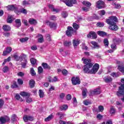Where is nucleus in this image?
<instances>
[{"label":"nucleus","mask_w":124,"mask_h":124,"mask_svg":"<svg viewBox=\"0 0 124 124\" xmlns=\"http://www.w3.org/2000/svg\"><path fill=\"white\" fill-rule=\"evenodd\" d=\"M92 67H90V65H85L83 68V71L85 73H90L91 74H95L98 69H99V65L98 63H95L91 70L90 69Z\"/></svg>","instance_id":"1"},{"label":"nucleus","mask_w":124,"mask_h":124,"mask_svg":"<svg viewBox=\"0 0 124 124\" xmlns=\"http://www.w3.org/2000/svg\"><path fill=\"white\" fill-rule=\"evenodd\" d=\"M115 22H118V19L116 16H110L109 18L106 20V22L107 24L110 25L116 24L115 23Z\"/></svg>","instance_id":"2"},{"label":"nucleus","mask_w":124,"mask_h":124,"mask_svg":"<svg viewBox=\"0 0 124 124\" xmlns=\"http://www.w3.org/2000/svg\"><path fill=\"white\" fill-rule=\"evenodd\" d=\"M63 2L65 3L67 6H69L71 7V6H73V4H75L76 3V0H63Z\"/></svg>","instance_id":"3"},{"label":"nucleus","mask_w":124,"mask_h":124,"mask_svg":"<svg viewBox=\"0 0 124 124\" xmlns=\"http://www.w3.org/2000/svg\"><path fill=\"white\" fill-rule=\"evenodd\" d=\"M7 10L8 11H13V10H15V12L16 13V14H18V7L16 6V5H10L7 6Z\"/></svg>","instance_id":"4"},{"label":"nucleus","mask_w":124,"mask_h":124,"mask_svg":"<svg viewBox=\"0 0 124 124\" xmlns=\"http://www.w3.org/2000/svg\"><path fill=\"white\" fill-rule=\"evenodd\" d=\"M96 7L99 9H101L105 7V3L102 0H98L96 3Z\"/></svg>","instance_id":"5"},{"label":"nucleus","mask_w":124,"mask_h":124,"mask_svg":"<svg viewBox=\"0 0 124 124\" xmlns=\"http://www.w3.org/2000/svg\"><path fill=\"white\" fill-rule=\"evenodd\" d=\"M72 83L73 85H80L81 81H80V78L77 77H74L71 79Z\"/></svg>","instance_id":"6"},{"label":"nucleus","mask_w":124,"mask_h":124,"mask_svg":"<svg viewBox=\"0 0 124 124\" xmlns=\"http://www.w3.org/2000/svg\"><path fill=\"white\" fill-rule=\"evenodd\" d=\"M10 119L8 116H5L0 117V124H5L6 122H9Z\"/></svg>","instance_id":"7"},{"label":"nucleus","mask_w":124,"mask_h":124,"mask_svg":"<svg viewBox=\"0 0 124 124\" xmlns=\"http://www.w3.org/2000/svg\"><path fill=\"white\" fill-rule=\"evenodd\" d=\"M74 32V30H73V28L71 27L68 26L67 28V30L66 31V34L67 35V36H72Z\"/></svg>","instance_id":"8"},{"label":"nucleus","mask_w":124,"mask_h":124,"mask_svg":"<svg viewBox=\"0 0 124 124\" xmlns=\"http://www.w3.org/2000/svg\"><path fill=\"white\" fill-rule=\"evenodd\" d=\"M82 61H83V62L85 65H89L90 67H93V64L92 63V61H91L90 59H85L82 58Z\"/></svg>","instance_id":"9"},{"label":"nucleus","mask_w":124,"mask_h":124,"mask_svg":"<svg viewBox=\"0 0 124 124\" xmlns=\"http://www.w3.org/2000/svg\"><path fill=\"white\" fill-rule=\"evenodd\" d=\"M88 38H93V39H96L97 38V35L96 33L94 31H91L88 35H87Z\"/></svg>","instance_id":"10"},{"label":"nucleus","mask_w":124,"mask_h":124,"mask_svg":"<svg viewBox=\"0 0 124 124\" xmlns=\"http://www.w3.org/2000/svg\"><path fill=\"white\" fill-rule=\"evenodd\" d=\"M90 43L93 45L91 46L92 49H99L100 48L99 45L95 41H92Z\"/></svg>","instance_id":"11"},{"label":"nucleus","mask_w":124,"mask_h":124,"mask_svg":"<svg viewBox=\"0 0 124 124\" xmlns=\"http://www.w3.org/2000/svg\"><path fill=\"white\" fill-rule=\"evenodd\" d=\"M45 23L46 25H48L51 29H55L57 27V24L53 22H51L48 20H46Z\"/></svg>","instance_id":"12"},{"label":"nucleus","mask_w":124,"mask_h":124,"mask_svg":"<svg viewBox=\"0 0 124 124\" xmlns=\"http://www.w3.org/2000/svg\"><path fill=\"white\" fill-rule=\"evenodd\" d=\"M80 43H81V41H80V40H77L76 39L73 40V45L75 49H76V48L78 47V45H79Z\"/></svg>","instance_id":"13"},{"label":"nucleus","mask_w":124,"mask_h":124,"mask_svg":"<svg viewBox=\"0 0 124 124\" xmlns=\"http://www.w3.org/2000/svg\"><path fill=\"white\" fill-rule=\"evenodd\" d=\"M23 120L25 123H27L28 121H30L31 122L33 121V117L27 115H24L23 117Z\"/></svg>","instance_id":"14"},{"label":"nucleus","mask_w":124,"mask_h":124,"mask_svg":"<svg viewBox=\"0 0 124 124\" xmlns=\"http://www.w3.org/2000/svg\"><path fill=\"white\" fill-rule=\"evenodd\" d=\"M12 51V48L10 47H8L6 48V50H4L3 52V56H6V55H8L10 52Z\"/></svg>","instance_id":"15"},{"label":"nucleus","mask_w":124,"mask_h":124,"mask_svg":"<svg viewBox=\"0 0 124 124\" xmlns=\"http://www.w3.org/2000/svg\"><path fill=\"white\" fill-rule=\"evenodd\" d=\"M48 7L50 9H51L52 11L54 13H58V12H60V10L54 8V5L52 4L49 5Z\"/></svg>","instance_id":"16"},{"label":"nucleus","mask_w":124,"mask_h":124,"mask_svg":"<svg viewBox=\"0 0 124 124\" xmlns=\"http://www.w3.org/2000/svg\"><path fill=\"white\" fill-rule=\"evenodd\" d=\"M97 34L98 35H99V36H101L102 37H103L104 36H105V35H107V33H106V32L102 31H98L97 32Z\"/></svg>","instance_id":"17"},{"label":"nucleus","mask_w":124,"mask_h":124,"mask_svg":"<svg viewBox=\"0 0 124 124\" xmlns=\"http://www.w3.org/2000/svg\"><path fill=\"white\" fill-rule=\"evenodd\" d=\"M109 28L110 30H112V31H116L118 30V26L116 25V23L114 24L110 25Z\"/></svg>","instance_id":"18"},{"label":"nucleus","mask_w":124,"mask_h":124,"mask_svg":"<svg viewBox=\"0 0 124 124\" xmlns=\"http://www.w3.org/2000/svg\"><path fill=\"white\" fill-rule=\"evenodd\" d=\"M15 23H16V28H19L20 27V26H21V20H20V19H16L15 21Z\"/></svg>","instance_id":"19"},{"label":"nucleus","mask_w":124,"mask_h":124,"mask_svg":"<svg viewBox=\"0 0 124 124\" xmlns=\"http://www.w3.org/2000/svg\"><path fill=\"white\" fill-rule=\"evenodd\" d=\"M20 95H21V96H26V97H28V96H31V94L28 92H21L20 93Z\"/></svg>","instance_id":"20"},{"label":"nucleus","mask_w":124,"mask_h":124,"mask_svg":"<svg viewBox=\"0 0 124 124\" xmlns=\"http://www.w3.org/2000/svg\"><path fill=\"white\" fill-rule=\"evenodd\" d=\"M12 22H13V16L10 15L8 16L7 19V23H8L9 24H11Z\"/></svg>","instance_id":"21"},{"label":"nucleus","mask_w":124,"mask_h":124,"mask_svg":"<svg viewBox=\"0 0 124 124\" xmlns=\"http://www.w3.org/2000/svg\"><path fill=\"white\" fill-rule=\"evenodd\" d=\"M3 30L5 31H8L11 30V27L10 26L7 25H4L3 26Z\"/></svg>","instance_id":"22"},{"label":"nucleus","mask_w":124,"mask_h":124,"mask_svg":"<svg viewBox=\"0 0 124 124\" xmlns=\"http://www.w3.org/2000/svg\"><path fill=\"white\" fill-rule=\"evenodd\" d=\"M13 57L14 58L15 60L16 61V62H18V61H20V60L22 59V56H19L17 55V54H14Z\"/></svg>","instance_id":"23"},{"label":"nucleus","mask_w":124,"mask_h":124,"mask_svg":"<svg viewBox=\"0 0 124 124\" xmlns=\"http://www.w3.org/2000/svg\"><path fill=\"white\" fill-rule=\"evenodd\" d=\"M68 108V106L66 105H63L60 107L61 111H65Z\"/></svg>","instance_id":"24"},{"label":"nucleus","mask_w":124,"mask_h":124,"mask_svg":"<svg viewBox=\"0 0 124 124\" xmlns=\"http://www.w3.org/2000/svg\"><path fill=\"white\" fill-rule=\"evenodd\" d=\"M29 23L31 24V25H36L37 23L36 20L33 18H30L29 20Z\"/></svg>","instance_id":"25"},{"label":"nucleus","mask_w":124,"mask_h":124,"mask_svg":"<svg viewBox=\"0 0 124 124\" xmlns=\"http://www.w3.org/2000/svg\"><path fill=\"white\" fill-rule=\"evenodd\" d=\"M104 80L106 83H109L112 81V78L110 77H106L104 78Z\"/></svg>","instance_id":"26"},{"label":"nucleus","mask_w":124,"mask_h":124,"mask_svg":"<svg viewBox=\"0 0 124 124\" xmlns=\"http://www.w3.org/2000/svg\"><path fill=\"white\" fill-rule=\"evenodd\" d=\"M18 14H20V13H23V14H27L28 13V11L25 9L22 8L19 10V11H17Z\"/></svg>","instance_id":"27"},{"label":"nucleus","mask_w":124,"mask_h":124,"mask_svg":"<svg viewBox=\"0 0 124 124\" xmlns=\"http://www.w3.org/2000/svg\"><path fill=\"white\" fill-rule=\"evenodd\" d=\"M42 66L44 68V69H50V67L47 64V63H42Z\"/></svg>","instance_id":"28"},{"label":"nucleus","mask_w":124,"mask_h":124,"mask_svg":"<svg viewBox=\"0 0 124 124\" xmlns=\"http://www.w3.org/2000/svg\"><path fill=\"white\" fill-rule=\"evenodd\" d=\"M103 43L104 44L105 47H108V46H109V41H108V39H104L103 41Z\"/></svg>","instance_id":"29"},{"label":"nucleus","mask_w":124,"mask_h":124,"mask_svg":"<svg viewBox=\"0 0 124 124\" xmlns=\"http://www.w3.org/2000/svg\"><path fill=\"white\" fill-rule=\"evenodd\" d=\"M118 69L121 72V73L124 75V65H119Z\"/></svg>","instance_id":"30"},{"label":"nucleus","mask_w":124,"mask_h":124,"mask_svg":"<svg viewBox=\"0 0 124 124\" xmlns=\"http://www.w3.org/2000/svg\"><path fill=\"white\" fill-rule=\"evenodd\" d=\"M82 3L84 5H85V6H87V7H90L91 5H92V3L88 1H83Z\"/></svg>","instance_id":"31"},{"label":"nucleus","mask_w":124,"mask_h":124,"mask_svg":"<svg viewBox=\"0 0 124 124\" xmlns=\"http://www.w3.org/2000/svg\"><path fill=\"white\" fill-rule=\"evenodd\" d=\"M39 95L41 98L44 97V92L42 90H39Z\"/></svg>","instance_id":"32"},{"label":"nucleus","mask_w":124,"mask_h":124,"mask_svg":"<svg viewBox=\"0 0 124 124\" xmlns=\"http://www.w3.org/2000/svg\"><path fill=\"white\" fill-rule=\"evenodd\" d=\"M38 42H40V43H42V41H43V36L42 35L40 34L38 36Z\"/></svg>","instance_id":"33"},{"label":"nucleus","mask_w":124,"mask_h":124,"mask_svg":"<svg viewBox=\"0 0 124 124\" xmlns=\"http://www.w3.org/2000/svg\"><path fill=\"white\" fill-rule=\"evenodd\" d=\"M35 82H34V80L31 79L29 81V85L31 88H33L34 87V84Z\"/></svg>","instance_id":"34"},{"label":"nucleus","mask_w":124,"mask_h":124,"mask_svg":"<svg viewBox=\"0 0 124 124\" xmlns=\"http://www.w3.org/2000/svg\"><path fill=\"white\" fill-rule=\"evenodd\" d=\"M87 93H88V90L87 89H84L82 90V96H83V98H85L87 95Z\"/></svg>","instance_id":"35"},{"label":"nucleus","mask_w":124,"mask_h":124,"mask_svg":"<svg viewBox=\"0 0 124 124\" xmlns=\"http://www.w3.org/2000/svg\"><path fill=\"white\" fill-rule=\"evenodd\" d=\"M2 71L4 73H6V72H8L9 71V68L7 66H5L3 68H2Z\"/></svg>","instance_id":"36"},{"label":"nucleus","mask_w":124,"mask_h":124,"mask_svg":"<svg viewBox=\"0 0 124 124\" xmlns=\"http://www.w3.org/2000/svg\"><path fill=\"white\" fill-rule=\"evenodd\" d=\"M98 14L100 15V16H104V15H105L106 12L104 10L99 11L98 12Z\"/></svg>","instance_id":"37"},{"label":"nucleus","mask_w":124,"mask_h":124,"mask_svg":"<svg viewBox=\"0 0 124 124\" xmlns=\"http://www.w3.org/2000/svg\"><path fill=\"white\" fill-rule=\"evenodd\" d=\"M30 73L32 76H35V75H36V73H35V71H34V69H33V68H31Z\"/></svg>","instance_id":"38"},{"label":"nucleus","mask_w":124,"mask_h":124,"mask_svg":"<svg viewBox=\"0 0 124 124\" xmlns=\"http://www.w3.org/2000/svg\"><path fill=\"white\" fill-rule=\"evenodd\" d=\"M97 27L98 28H103L104 27V22H98L96 24Z\"/></svg>","instance_id":"39"},{"label":"nucleus","mask_w":124,"mask_h":124,"mask_svg":"<svg viewBox=\"0 0 124 124\" xmlns=\"http://www.w3.org/2000/svg\"><path fill=\"white\" fill-rule=\"evenodd\" d=\"M111 76L114 78L119 77L120 76V73H112L111 74Z\"/></svg>","instance_id":"40"},{"label":"nucleus","mask_w":124,"mask_h":124,"mask_svg":"<svg viewBox=\"0 0 124 124\" xmlns=\"http://www.w3.org/2000/svg\"><path fill=\"white\" fill-rule=\"evenodd\" d=\"M53 118V115H50L48 116V117L46 118L45 119V122H49V121H51L52 119Z\"/></svg>","instance_id":"41"},{"label":"nucleus","mask_w":124,"mask_h":124,"mask_svg":"<svg viewBox=\"0 0 124 124\" xmlns=\"http://www.w3.org/2000/svg\"><path fill=\"white\" fill-rule=\"evenodd\" d=\"M94 94H100V89L99 88H97L93 91Z\"/></svg>","instance_id":"42"},{"label":"nucleus","mask_w":124,"mask_h":124,"mask_svg":"<svg viewBox=\"0 0 124 124\" xmlns=\"http://www.w3.org/2000/svg\"><path fill=\"white\" fill-rule=\"evenodd\" d=\"M28 40H29V38H28V37L20 38L19 40L20 42H22V43L24 42H26V41H28Z\"/></svg>","instance_id":"43"},{"label":"nucleus","mask_w":124,"mask_h":124,"mask_svg":"<svg viewBox=\"0 0 124 124\" xmlns=\"http://www.w3.org/2000/svg\"><path fill=\"white\" fill-rule=\"evenodd\" d=\"M64 45L67 47H69L71 45V42L65 41L64 42Z\"/></svg>","instance_id":"44"},{"label":"nucleus","mask_w":124,"mask_h":124,"mask_svg":"<svg viewBox=\"0 0 124 124\" xmlns=\"http://www.w3.org/2000/svg\"><path fill=\"white\" fill-rule=\"evenodd\" d=\"M32 101V99L30 96L26 97V102L27 103H31Z\"/></svg>","instance_id":"45"},{"label":"nucleus","mask_w":124,"mask_h":124,"mask_svg":"<svg viewBox=\"0 0 124 124\" xmlns=\"http://www.w3.org/2000/svg\"><path fill=\"white\" fill-rule=\"evenodd\" d=\"M30 61L31 64H33V65H34V64H35L36 63V59L34 58H31Z\"/></svg>","instance_id":"46"},{"label":"nucleus","mask_w":124,"mask_h":124,"mask_svg":"<svg viewBox=\"0 0 124 124\" xmlns=\"http://www.w3.org/2000/svg\"><path fill=\"white\" fill-rule=\"evenodd\" d=\"M38 72L39 74H41V73H43V68H42V67H41V66L38 67Z\"/></svg>","instance_id":"47"},{"label":"nucleus","mask_w":124,"mask_h":124,"mask_svg":"<svg viewBox=\"0 0 124 124\" xmlns=\"http://www.w3.org/2000/svg\"><path fill=\"white\" fill-rule=\"evenodd\" d=\"M73 27L74 29H75V30H78V29H79V25L77 24L76 23H73Z\"/></svg>","instance_id":"48"},{"label":"nucleus","mask_w":124,"mask_h":124,"mask_svg":"<svg viewBox=\"0 0 124 124\" xmlns=\"http://www.w3.org/2000/svg\"><path fill=\"white\" fill-rule=\"evenodd\" d=\"M11 88H12L13 89H14L15 88H18V85H17L16 82H13V84H12Z\"/></svg>","instance_id":"49"},{"label":"nucleus","mask_w":124,"mask_h":124,"mask_svg":"<svg viewBox=\"0 0 124 124\" xmlns=\"http://www.w3.org/2000/svg\"><path fill=\"white\" fill-rule=\"evenodd\" d=\"M62 16L63 18H66L68 16V14L66 12H63L62 14Z\"/></svg>","instance_id":"50"},{"label":"nucleus","mask_w":124,"mask_h":124,"mask_svg":"<svg viewBox=\"0 0 124 124\" xmlns=\"http://www.w3.org/2000/svg\"><path fill=\"white\" fill-rule=\"evenodd\" d=\"M12 122H15V121H17V116L15 114H13L12 116Z\"/></svg>","instance_id":"51"},{"label":"nucleus","mask_w":124,"mask_h":124,"mask_svg":"<svg viewBox=\"0 0 124 124\" xmlns=\"http://www.w3.org/2000/svg\"><path fill=\"white\" fill-rule=\"evenodd\" d=\"M27 63H28V61L27 60H24V62L22 63V67L25 68L27 66Z\"/></svg>","instance_id":"52"},{"label":"nucleus","mask_w":124,"mask_h":124,"mask_svg":"<svg viewBox=\"0 0 124 124\" xmlns=\"http://www.w3.org/2000/svg\"><path fill=\"white\" fill-rule=\"evenodd\" d=\"M17 83L18 85H23L24 81H23V79L18 78L17 79Z\"/></svg>","instance_id":"53"},{"label":"nucleus","mask_w":124,"mask_h":124,"mask_svg":"<svg viewBox=\"0 0 124 124\" xmlns=\"http://www.w3.org/2000/svg\"><path fill=\"white\" fill-rule=\"evenodd\" d=\"M58 81V78H57V77H54L53 79H49V82L51 83V82H57Z\"/></svg>","instance_id":"54"},{"label":"nucleus","mask_w":124,"mask_h":124,"mask_svg":"<svg viewBox=\"0 0 124 124\" xmlns=\"http://www.w3.org/2000/svg\"><path fill=\"white\" fill-rule=\"evenodd\" d=\"M50 20H52L53 21H56L57 20V16L52 15L50 16Z\"/></svg>","instance_id":"55"},{"label":"nucleus","mask_w":124,"mask_h":124,"mask_svg":"<svg viewBox=\"0 0 124 124\" xmlns=\"http://www.w3.org/2000/svg\"><path fill=\"white\" fill-rule=\"evenodd\" d=\"M98 110L99 112H103V110H104V108L102 106H99L98 107Z\"/></svg>","instance_id":"56"},{"label":"nucleus","mask_w":124,"mask_h":124,"mask_svg":"<svg viewBox=\"0 0 124 124\" xmlns=\"http://www.w3.org/2000/svg\"><path fill=\"white\" fill-rule=\"evenodd\" d=\"M73 103L75 106H76L77 105V100L76 99V97H74L73 99Z\"/></svg>","instance_id":"57"},{"label":"nucleus","mask_w":124,"mask_h":124,"mask_svg":"<svg viewBox=\"0 0 124 124\" xmlns=\"http://www.w3.org/2000/svg\"><path fill=\"white\" fill-rule=\"evenodd\" d=\"M83 103L84 104V105H90V104H91V102L89 101L88 100H86L83 102Z\"/></svg>","instance_id":"58"},{"label":"nucleus","mask_w":124,"mask_h":124,"mask_svg":"<svg viewBox=\"0 0 124 124\" xmlns=\"http://www.w3.org/2000/svg\"><path fill=\"white\" fill-rule=\"evenodd\" d=\"M62 74H63V75H64L65 76L67 75L68 74L67 70H66V69L62 70Z\"/></svg>","instance_id":"59"},{"label":"nucleus","mask_w":124,"mask_h":124,"mask_svg":"<svg viewBox=\"0 0 124 124\" xmlns=\"http://www.w3.org/2000/svg\"><path fill=\"white\" fill-rule=\"evenodd\" d=\"M3 104H4V101H3V100L0 99V108H1L2 106H3Z\"/></svg>","instance_id":"60"},{"label":"nucleus","mask_w":124,"mask_h":124,"mask_svg":"<svg viewBox=\"0 0 124 124\" xmlns=\"http://www.w3.org/2000/svg\"><path fill=\"white\" fill-rule=\"evenodd\" d=\"M102 118H103V116L100 114L97 115V119H98V120H102Z\"/></svg>","instance_id":"61"},{"label":"nucleus","mask_w":124,"mask_h":124,"mask_svg":"<svg viewBox=\"0 0 124 124\" xmlns=\"http://www.w3.org/2000/svg\"><path fill=\"white\" fill-rule=\"evenodd\" d=\"M115 108H111L110 110V114H115Z\"/></svg>","instance_id":"62"},{"label":"nucleus","mask_w":124,"mask_h":124,"mask_svg":"<svg viewBox=\"0 0 124 124\" xmlns=\"http://www.w3.org/2000/svg\"><path fill=\"white\" fill-rule=\"evenodd\" d=\"M22 23L23 24H24V25L25 26H28V20H27L26 19H23L22 20Z\"/></svg>","instance_id":"63"},{"label":"nucleus","mask_w":124,"mask_h":124,"mask_svg":"<svg viewBox=\"0 0 124 124\" xmlns=\"http://www.w3.org/2000/svg\"><path fill=\"white\" fill-rule=\"evenodd\" d=\"M66 98L67 100H71V95L68 94L67 95Z\"/></svg>","instance_id":"64"}]
</instances>
